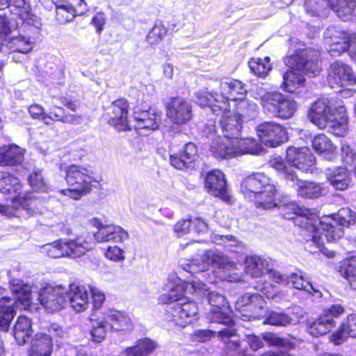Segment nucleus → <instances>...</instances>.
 <instances>
[{
    "instance_id": "obj_48",
    "label": "nucleus",
    "mask_w": 356,
    "mask_h": 356,
    "mask_svg": "<svg viewBox=\"0 0 356 356\" xmlns=\"http://www.w3.org/2000/svg\"><path fill=\"white\" fill-rule=\"evenodd\" d=\"M32 48V42L30 41L29 38L22 35H13L10 39V49L13 51L26 54L31 51Z\"/></svg>"
},
{
    "instance_id": "obj_52",
    "label": "nucleus",
    "mask_w": 356,
    "mask_h": 356,
    "mask_svg": "<svg viewBox=\"0 0 356 356\" xmlns=\"http://www.w3.org/2000/svg\"><path fill=\"white\" fill-rule=\"evenodd\" d=\"M270 165L277 172L282 174L287 179L294 181L296 175L293 172L287 168L283 160L280 157L274 158L270 161Z\"/></svg>"
},
{
    "instance_id": "obj_53",
    "label": "nucleus",
    "mask_w": 356,
    "mask_h": 356,
    "mask_svg": "<svg viewBox=\"0 0 356 356\" xmlns=\"http://www.w3.org/2000/svg\"><path fill=\"white\" fill-rule=\"evenodd\" d=\"M241 302L244 305L249 306L255 310L263 308L264 305V300L257 293L243 295L241 298Z\"/></svg>"
},
{
    "instance_id": "obj_23",
    "label": "nucleus",
    "mask_w": 356,
    "mask_h": 356,
    "mask_svg": "<svg viewBox=\"0 0 356 356\" xmlns=\"http://www.w3.org/2000/svg\"><path fill=\"white\" fill-rule=\"evenodd\" d=\"M67 298L70 307L76 312L86 311L89 306L88 291L83 286L72 284L66 289L65 298Z\"/></svg>"
},
{
    "instance_id": "obj_38",
    "label": "nucleus",
    "mask_w": 356,
    "mask_h": 356,
    "mask_svg": "<svg viewBox=\"0 0 356 356\" xmlns=\"http://www.w3.org/2000/svg\"><path fill=\"white\" fill-rule=\"evenodd\" d=\"M337 16L346 21L350 19L356 7L355 0H339L335 3H331L329 6Z\"/></svg>"
},
{
    "instance_id": "obj_26",
    "label": "nucleus",
    "mask_w": 356,
    "mask_h": 356,
    "mask_svg": "<svg viewBox=\"0 0 356 356\" xmlns=\"http://www.w3.org/2000/svg\"><path fill=\"white\" fill-rule=\"evenodd\" d=\"M271 181L264 173H254L243 179L241 183V190L246 198L252 199L257 192L262 190Z\"/></svg>"
},
{
    "instance_id": "obj_63",
    "label": "nucleus",
    "mask_w": 356,
    "mask_h": 356,
    "mask_svg": "<svg viewBox=\"0 0 356 356\" xmlns=\"http://www.w3.org/2000/svg\"><path fill=\"white\" fill-rule=\"evenodd\" d=\"M88 288L93 299L94 307H101L106 299L104 293L96 286H89Z\"/></svg>"
},
{
    "instance_id": "obj_37",
    "label": "nucleus",
    "mask_w": 356,
    "mask_h": 356,
    "mask_svg": "<svg viewBox=\"0 0 356 356\" xmlns=\"http://www.w3.org/2000/svg\"><path fill=\"white\" fill-rule=\"evenodd\" d=\"M297 191L299 195L307 198H318L323 193L324 188L319 184L311 181H301L296 178Z\"/></svg>"
},
{
    "instance_id": "obj_21",
    "label": "nucleus",
    "mask_w": 356,
    "mask_h": 356,
    "mask_svg": "<svg viewBox=\"0 0 356 356\" xmlns=\"http://www.w3.org/2000/svg\"><path fill=\"white\" fill-rule=\"evenodd\" d=\"M134 124H132V127L134 129L154 131L159 127L161 122V112L154 108L136 111L134 112Z\"/></svg>"
},
{
    "instance_id": "obj_41",
    "label": "nucleus",
    "mask_w": 356,
    "mask_h": 356,
    "mask_svg": "<svg viewBox=\"0 0 356 356\" xmlns=\"http://www.w3.org/2000/svg\"><path fill=\"white\" fill-rule=\"evenodd\" d=\"M339 272L348 280L350 286L356 289V256H353L343 261Z\"/></svg>"
},
{
    "instance_id": "obj_22",
    "label": "nucleus",
    "mask_w": 356,
    "mask_h": 356,
    "mask_svg": "<svg viewBox=\"0 0 356 356\" xmlns=\"http://www.w3.org/2000/svg\"><path fill=\"white\" fill-rule=\"evenodd\" d=\"M103 315L108 322L110 330L127 333L134 330V323L129 316L124 312L108 309L103 313Z\"/></svg>"
},
{
    "instance_id": "obj_3",
    "label": "nucleus",
    "mask_w": 356,
    "mask_h": 356,
    "mask_svg": "<svg viewBox=\"0 0 356 356\" xmlns=\"http://www.w3.org/2000/svg\"><path fill=\"white\" fill-rule=\"evenodd\" d=\"M216 115H221L220 124L223 136H218L212 140L210 149L214 156L220 159H229L245 154H256L260 148L254 138H240L242 121L240 117L229 108L213 112Z\"/></svg>"
},
{
    "instance_id": "obj_55",
    "label": "nucleus",
    "mask_w": 356,
    "mask_h": 356,
    "mask_svg": "<svg viewBox=\"0 0 356 356\" xmlns=\"http://www.w3.org/2000/svg\"><path fill=\"white\" fill-rule=\"evenodd\" d=\"M104 256L113 261H122L125 259L124 250L117 245L108 246L104 252Z\"/></svg>"
},
{
    "instance_id": "obj_6",
    "label": "nucleus",
    "mask_w": 356,
    "mask_h": 356,
    "mask_svg": "<svg viewBox=\"0 0 356 356\" xmlns=\"http://www.w3.org/2000/svg\"><path fill=\"white\" fill-rule=\"evenodd\" d=\"M208 291L200 298L207 296L209 308L207 309L205 316L210 322L223 324L229 326L228 328L218 332V335L226 343L227 350H237L239 347V340L236 335V330L232 327L233 320L231 316V311L229 304L225 296L211 291L206 286Z\"/></svg>"
},
{
    "instance_id": "obj_2",
    "label": "nucleus",
    "mask_w": 356,
    "mask_h": 356,
    "mask_svg": "<svg viewBox=\"0 0 356 356\" xmlns=\"http://www.w3.org/2000/svg\"><path fill=\"white\" fill-rule=\"evenodd\" d=\"M208 289L200 281L183 282L177 279L168 292L159 297L160 304L166 305L165 319L172 325L184 328L199 318V309L195 302L183 298L186 293L202 296Z\"/></svg>"
},
{
    "instance_id": "obj_1",
    "label": "nucleus",
    "mask_w": 356,
    "mask_h": 356,
    "mask_svg": "<svg viewBox=\"0 0 356 356\" xmlns=\"http://www.w3.org/2000/svg\"><path fill=\"white\" fill-rule=\"evenodd\" d=\"M278 202L280 212L285 218L294 219L296 224L304 228L303 234L308 243H312L319 250L329 257L334 253L324 248V237L327 242L337 241L343 234V226H348L355 222V216L348 208L341 209L337 215L321 218L312 209L300 207L295 202L284 200Z\"/></svg>"
},
{
    "instance_id": "obj_60",
    "label": "nucleus",
    "mask_w": 356,
    "mask_h": 356,
    "mask_svg": "<svg viewBox=\"0 0 356 356\" xmlns=\"http://www.w3.org/2000/svg\"><path fill=\"white\" fill-rule=\"evenodd\" d=\"M191 226V218L180 220L175 225L174 232L178 236H181L190 232Z\"/></svg>"
},
{
    "instance_id": "obj_29",
    "label": "nucleus",
    "mask_w": 356,
    "mask_h": 356,
    "mask_svg": "<svg viewBox=\"0 0 356 356\" xmlns=\"http://www.w3.org/2000/svg\"><path fill=\"white\" fill-rule=\"evenodd\" d=\"M95 238L99 243L108 241L121 243L129 238V234L118 225H102L99 232L95 234Z\"/></svg>"
},
{
    "instance_id": "obj_35",
    "label": "nucleus",
    "mask_w": 356,
    "mask_h": 356,
    "mask_svg": "<svg viewBox=\"0 0 356 356\" xmlns=\"http://www.w3.org/2000/svg\"><path fill=\"white\" fill-rule=\"evenodd\" d=\"M33 333L32 323L24 316L18 317L14 327V337L17 342L22 345L29 339Z\"/></svg>"
},
{
    "instance_id": "obj_46",
    "label": "nucleus",
    "mask_w": 356,
    "mask_h": 356,
    "mask_svg": "<svg viewBox=\"0 0 356 356\" xmlns=\"http://www.w3.org/2000/svg\"><path fill=\"white\" fill-rule=\"evenodd\" d=\"M312 147L319 154H332L335 149L331 140L324 134L318 135L314 138Z\"/></svg>"
},
{
    "instance_id": "obj_32",
    "label": "nucleus",
    "mask_w": 356,
    "mask_h": 356,
    "mask_svg": "<svg viewBox=\"0 0 356 356\" xmlns=\"http://www.w3.org/2000/svg\"><path fill=\"white\" fill-rule=\"evenodd\" d=\"M24 150L13 145L0 147V165L14 166L21 164L24 161Z\"/></svg>"
},
{
    "instance_id": "obj_18",
    "label": "nucleus",
    "mask_w": 356,
    "mask_h": 356,
    "mask_svg": "<svg viewBox=\"0 0 356 356\" xmlns=\"http://www.w3.org/2000/svg\"><path fill=\"white\" fill-rule=\"evenodd\" d=\"M53 2L56 7L57 17L62 23L70 22L87 10L84 0H53Z\"/></svg>"
},
{
    "instance_id": "obj_27",
    "label": "nucleus",
    "mask_w": 356,
    "mask_h": 356,
    "mask_svg": "<svg viewBox=\"0 0 356 356\" xmlns=\"http://www.w3.org/2000/svg\"><path fill=\"white\" fill-rule=\"evenodd\" d=\"M197 156V147L193 143L186 144L179 152L171 154L170 163L172 166L179 170L190 167Z\"/></svg>"
},
{
    "instance_id": "obj_13",
    "label": "nucleus",
    "mask_w": 356,
    "mask_h": 356,
    "mask_svg": "<svg viewBox=\"0 0 356 356\" xmlns=\"http://www.w3.org/2000/svg\"><path fill=\"white\" fill-rule=\"evenodd\" d=\"M204 262L197 263L191 261L189 263L183 264V269L190 273L195 274L209 270L210 266H216L225 271L235 268V264L227 260L226 257L220 254H215L209 251L204 253Z\"/></svg>"
},
{
    "instance_id": "obj_39",
    "label": "nucleus",
    "mask_w": 356,
    "mask_h": 356,
    "mask_svg": "<svg viewBox=\"0 0 356 356\" xmlns=\"http://www.w3.org/2000/svg\"><path fill=\"white\" fill-rule=\"evenodd\" d=\"M249 67L251 72L256 76L264 78L272 70L270 58L268 56L264 58H253L249 63Z\"/></svg>"
},
{
    "instance_id": "obj_28",
    "label": "nucleus",
    "mask_w": 356,
    "mask_h": 356,
    "mask_svg": "<svg viewBox=\"0 0 356 356\" xmlns=\"http://www.w3.org/2000/svg\"><path fill=\"white\" fill-rule=\"evenodd\" d=\"M276 192V187L271 181L250 200L254 201L255 205L258 208L271 209L278 206V202L275 199Z\"/></svg>"
},
{
    "instance_id": "obj_11",
    "label": "nucleus",
    "mask_w": 356,
    "mask_h": 356,
    "mask_svg": "<svg viewBox=\"0 0 356 356\" xmlns=\"http://www.w3.org/2000/svg\"><path fill=\"white\" fill-rule=\"evenodd\" d=\"M220 93H216L215 97L216 99H221V104H215L212 107L213 112L218 111L225 110L230 108V103L236 102V100L243 97H245L247 93V89L245 88V84L241 81L236 79L227 80L222 81L220 83L219 88Z\"/></svg>"
},
{
    "instance_id": "obj_61",
    "label": "nucleus",
    "mask_w": 356,
    "mask_h": 356,
    "mask_svg": "<svg viewBox=\"0 0 356 356\" xmlns=\"http://www.w3.org/2000/svg\"><path fill=\"white\" fill-rule=\"evenodd\" d=\"M341 150L343 161L348 165H354L356 161V153L346 143L341 145Z\"/></svg>"
},
{
    "instance_id": "obj_40",
    "label": "nucleus",
    "mask_w": 356,
    "mask_h": 356,
    "mask_svg": "<svg viewBox=\"0 0 356 356\" xmlns=\"http://www.w3.org/2000/svg\"><path fill=\"white\" fill-rule=\"evenodd\" d=\"M14 317V309L8 298L0 300V330L8 331Z\"/></svg>"
},
{
    "instance_id": "obj_4",
    "label": "nucleus",
    "mask_w": 356,
    "mask_h": 356,
    "mask_svg": "<svg viewBox=\"0 0 356 356\" xmlns=\"http://www.w3.org/2000/svg\"><path fill=\"white\" fill-rule=\"evenodd\" d=\"M289 67L283 74L281 88L289 92H293L304 84L302 73L315 76L321 72L318 53L312 50L300 51L284 60Z\"/></svg>"
},
{
    "instance_id": "obj_45",
    "label": "nucleus",
    "mask_w": 356,
    "mask_h": 356,
    "mask_svg": "<svg viewBox=\"0 0 356 356\" xmlns=\"http://www.w3.org/2000/svg\"><path fill=\"white\" fill-rule=\"evenodd\" d=\"M290 279L295 289L307 291L312 295L316 293L319 297H321V293L318 290L315 289L308 281L305 280L301 272L292 273L290 276Z\"/></svg>"
},
{
    "instance_id": "obj_10",
    "label": "nucleus",
    "mask_w": 356,
    "mask_h": 356,
    "mask_svg": "<svg viewBox=\"0 0 356 356\" xmlns=\"http://www.w3.org/2000/svg\"><path fill=\"white\" fill-rule=\"evenodd\" d=\"M325 42L330 45L332 56H339L348 50L354 51L356 35L336 26H329L324 33Z\"/></svg>"
},
{
    "instance_id": "obj_43",
    "label": "nucleus",
    "mask_w": 356,
    "mask_h": 356,
    "mask_svg": "<svg viewBox=\"0 0 356 356\" xmlns=\"http://www.w3.org/2000/svg\"><path fill=\"white\" fill-rule=\"evenodd\" d=\"M168 31L162 22H156L146 37L147 42L151 45L158 44L167 35Z\"/></svg>"
},
{
    "instance_id": "obj_58",
    "label": "nucleus",
    "mask_w": 356,
    "mask_h": 356,
    "mask_svg": "<svg viewBox=\"0 0 356 356\" xmlns=\"http://www.w3.org/2000/svg\"><path fill=\"white\" fill-rule=\"evenodd\" d=\"M31 186L37 191H46V184L40 170L33 171L29 176Z\"/></svg>"
},
{
    "instance_id": "obj_34",
    "label": "nucleus",
    "mask_w": 356,
    "mask_h": 356,
    "mask_svg": "<svg viewBox=\"0 0 356 356\" xmlns=\"http://www.w3.org/2000/svg\"><path fill=\"white\" fill-rule=\"evenodd\" d=\"M335 325V321L330 315L323 312L318 318L308 325L307 330L311 335L318 337L330 332Z\"/></svg>"
},
{
    "instance_id": "obj_25",
    "label": "nucleus",
    "mask_w": 356,
    "mask_h": 356,
    "mask_svg": "<svg viewBox=\"0 0 356 356\" xmlns=\"http://www.w3.org/2000/svg\"><path fill=\"white\" fill-rule=\"evenodd\" d=\"M10 290L15 296L17 306L28 309L31 304L33 293H36L35 287L24 284L20 280H13L10 282Z\"/></svg>"
},
{
    "instance_id": "obj_30",
    "label": "nucleus",
    "mask_w": 356,
    "mask_h": 356,
    "mask_svg": "<svg viewBox=\"0 0 356 356\" xmlns=\"http://www.w3.org/2000/svg\"><path fill=\"white\" fill-rule=\"evenodd\" d=\"M53 350V343L46 332H38L32 339L29 356H50Z\"/></svg>"
},
{
    "instance_id": "obj_64",
    "label": "nucleus",
    "mask_w": 356,
    "mask_h": 356,
    "mask_svg": "<svg viewBox=\"0 0 356 356\" xmlns=\"http://www.w3.org/2000/svg\"><path fill=\"white\" fill-rule=\"evenodd\" d=\"M18 15L21 19L26 22L27 24L34 26L37 28L40 27V22L38 17L35 15L31 13L29 11H27L26 8L21 10Z\"/></svg>"
},
{
    "instance_id": "obj_57",
    "label": "nucleus",
    "mask_w": 356,
    "mask_h": 356,
    "mask_svg": "<svg viewBox=\"0 0 356 356\" xmlns=\"http://www.w3.org/2000/svg\"><path fill=\"white\" fill-rule=\"evenodd\" d=\"M65 115L64 109L61 107L53 106L50 108L49 113L44 116V122L50 124L52 121L62 122Z\"/></svg>"
},
{
    "instance_id": "obj_31",
    "label": "nucleus",
    "mask_w": 356,
    "mask_h": 356,
    "mask_svg": "<svg viewBox=\"0 0 356 356\" xmlns=\"http://www.w3.org/2000/svg\"><path fill=\"white\" fill-rule=\"evenodd\" d=\"M348 337H356V315L348 316L346 321L330 336V341L335 345H340Z\"/></svg>"
},
{
    "instance_id": "obj_9",
    "label": "nucleus",
    "mask_w": 356,
    "mask_h": 356,
    "mask_svg": "<svg viewBox=\"0 0 356 356\" xmlns=\"http://www.w3.org/2000/svg\"><path fill=\"white\" fill-rule=\"evenodd\" d=\"M0 189L2 193L8 195V199L14 203L19 202L22 209L29 213L34 214L38 212L36 206L37 200H26L21 196L22 186L19 180L7 172H0Z\"/></svg>"
},
{
    "instance_id": "obj_20",
    "label": "nucleus",
    "mask_w": 356,
    "mask_h": 356,
    "mask_svg": "<svg viewBox=\"0 0 356 356\" xmlns=\"http://www.w3.org/2000/svg\"><path fill=\"white\" fill-rule=\"evenodd\" d=\"M286 157L289 163L302 171L308 170L316 162L315 157L307 147H290L286 150Z\"/></svg>"
},
{
    "instance_id": "obj_47",
    "label": "nucleus",
    "mask_w": 356,
    "mask_h": 356,
    "mask_svg": "<svg viewBox=\"0 0 356 356\" xmlns=\"http://www.w3.org/2000/svg\"><path fill=\"white\" fill-rule=\"evenodd\" d=\"M216 93H220V92L215 91L213 93H209L207 89L198 91L196 94L197 103L201 106H209L211 111L213 113L212 107L214 106L215 104H221V99H220V100H218L215 97L216 96Z\"/></svg>"
},
{
    "instance_id": "obj_50",
    "label": "nucleus",
    "mask_w": 356,
    "mask_h": 356,
    "mask_svg": "<svg viewBox=\"0 0 356 356\" xmlns=\"http://www.w3.org/2000/svg\"><path fill=\"white\" fill-rule=\"evenodd\" d=\"M330 3L328 0H306L305 8L308 13L312 15H318L323 14V10L329 7Z\"/></svg>"
},
{
    "instance_id": "obj_54",
    "label": "nucleus",
    "mask_w": 356,
    "mask_h": 356,
    "mask_svg": "<svg viewBox=\"0 0 356 356\" xmlns=\"http://www.w3.org/2000/svg\"><path fill=\"white\" fill-rule=\"evenodd\" d=\"M252 92L255 99L260 100L264 109L266 111V104L271 103V99L274 97L276 92H266L263 87L256 86L252 89Z\"/></svg>"
},
{
    "instance_id": "obj_24",
    "label": "nucleus",
    "mask_w": 356,
    "mask_h": 356,
    "mask_svg": "<svg viewBox=\"0 0 356 356\" xmlns=\"http://www.w3.org/2000/svg\"><path fill=\"white\" fill-rule=\"evenodd\" d=\"M205 187L211 195L218 197L224 201L228 200L225 175L220 170H213L207 173Z\"/></svg>"
},
{
    "instance_id": "obj_59",
    "label": "nucleus",
    "mask_w": 356,
    "mask_h": 356,
    "mask_svg": "<svg viewBox=\"0 0 356 356\" xmlns=\"http://www.w3.org/2000/svg\"><path fill=\"white\" fill-rule=\"evenodd\" d=\"M47 332V333L46 334L51 337V341L54 339L56 342H58L59 339H64L67 336L65 331L56 323L51 324L48 327Z\"/></svg>"
},
{
    "instance_id": "obj_5",
    "label": "nucleus",
    "mask_w": 356,
    "mask_h": 356,
    "mask_svg": "<svg viewBox=\"0 0 356 356\" xmlns=\"http://www.w3.org/2000/svg\"><path fill=\"white\" fill-rule=\"evenodd\" d=\"M308 117L319 129L328 128L337 136H343L348 130L346 108L343 105L332 108L328 99H319L311 106Z\"/></svg>"
},
{
    "instance_id": "obj_16",
    "label": "nucleus",
    "mask_w": 356,
    "mask_h": 356,
    "mask_svg": "<svg viewBox=\"0 0 356 356\" xmlns=\"http://www.w3.org/2000/svg\"><path fill=\"white\" fill-rule=\"evenodd\" d=\"M327 81L331 88H338L354 85L356 83V77L347 64L337 60L330 67Z\"/></svg>"
},
{
    "instance_id": "obj_49",
    "label": "nucleus",
    "mask_w": 356,
    "mask_h": 356,
    "mask_svg": "<svg viewBox=\"0 0 356 356\" xmlns=\"http://www.w3.org/2000/svg\"><path fill=\"white\" fill-rule=\"evenodd\" d=\"M156 347V342L149 339L138 340L136 345L132 346L138 356H147L153 353Z\"/></svg>"
},
{
    "instance_id": "obj_36",
    "label": "nucleus",
    "mask_w": 356,
    "mask_h": 356,
    "mask_svg": "<svg viewBox=\"0 0 356 356\" xmlns=\"http://www.w3.org/2000/svg\"><path fill=\"white\" fill-rule=\"evenodd\" d=\"M244 270L251 277H258L268 271V263L259 257L250 256L245 259Z\"/></svg>"
},
{
    "instance_id": "obj_33",
    "label": "nucleus",
    "mask_w": 356,
    "mask_h": 356,
    "mask_svg": "<svg viewBox=\"0 0 356 356\" xmlns=\"http://www.w3.org/2000/svg\"><path fill=\"white\" fill-rule=\"evenodd\" d=\"M330 184L337 190L343 191L350 183V178L345 168H328L325 172Z\"/></svg>"
},
{
    "instance_id": "obj_15",
    "label": "nucleus",
    "mask_w": 356,
    "mask_h": 356,
    "mask_svg": "<svg viewBox=\"0 0 356 356\" xmlns=\"http://www.w3.org/2000/svg\"><path fill=\"white\" fill-rule=\"evenodd\" d=\"M65 293L62 286L47 285L39 293L38 300L49 312H56L64 307Z\"/></svg>"
},
{
    "instance_id": "obj_42",
    "label": "nucleus",
    "mask_w": 356,
    "mask_h": 356,
    "mask_svg": "<svg viewBox=\"0 0 356 356\" xmlns=\"http://www.w3.org/2000/svg\"><path fill=\"white\" fill-rule=\"evenodd\" d=\"M233 106L235 107L236 111H233L236 115L242 118H251L254 117L256 113L257 106L256 104L250 102L246 99L245 97L239 98L236 102H232Z\"/></svg>"
},
{
    "instance_id": "obj_44",
    "label": "nucleus",
    "mask_w": 356,
    "mask_h": 356,
    "mask_svg": "<svg viewBox=\"0 0 356 356\" xmlns=\"http://www.w3.org/2000/svg\"><path fill=\"white\" fill-rule=\"evenodd\" d=\"M108 330L110 328L108 322L103 316L93 323L91 330L92 340L97 343L102 342L106 339Z\"/></svg>"
},
{
    "instance_id": "obj_19",
    "label": "nucleus",
    "mask_w": 356,
    "mask_h": 356,
    "mask_svg": "<svg viewBox=\"0 0 356 356\" xmlns=\"http://www.w3.org/2000/svg\"><path fill=\"white\" fill-rule=\"evenodd\" d=\"M265 106L266 112L282 119L291 118L297 108L295 101L286 98L279 92H275L271 103H267Z\"/></svg>"
},
{
    "instance_id": "obj_17",
    "label": "nucleus",
    "mask_w": 356,
    "mask_h": 356,
    "mask_svg": "<svg viewBox=\"0 0 356 356\" xmlns=\"http://www.w3.org/2000/svg\"><path fill=\"white\" fill-rule=\"evenodd\" d=\"M166 115L172 123L184 124L192 118V106L183 98H172L166 104Z\"/></svg>"
},
{
    "instance_id": "obj_8",
    "label": "nucleus",
    "mask_w": 356,
    "mask_h": 356,
    "mask_svg": "<svg viewBox=\"0 0 356 356\" xmlns=\"http://www.w3.org/2000/svg\"><path fill=\"white\" fill-rule=\"evenodd\" d=\"M65 174L69 188L61 190L60 193L75 200L89 193L97 182L95 173L82 165H71L66 168Z\"/></svg>"
},
{
    "instance_id": "obj_14",
    "label": "nucleus",
    "mask_w": 356,
    "mask_h": 356,
    "mask_svg": "<svg viewBox=\"0 0 356 356\" xmlns=\"http://www.w3.org/2000/svg\"><path fill=\"white\" fill-rule=\"evenodd\" d=\"M129 105L124 99L113 102L106 111L108 123L118 131L130 130L132 124L128 119Z\"/></svg>"
},
{
    "instance_id": "obj_51",
    "label": "nucleus",
    "mask_w": 356,
    "mask_h": 356,
    "mask_svg": "<svg viewBox=\"0 0 356 356\" xmlns=\"http://www.w3.org/2000/svg\"><path fill=\"white\" fill-rule=\"evenodd\" d=\"M264 323L275 326H286L291 323V318L283 313L270 312Z\"/></svg>"
},
{
    "instance_id": "obj_56",
    "label": "nucleus",
    "mask_w": 356,
    "mask_h": 356,
    "mask_svg": "<svg viewBox=\"0 0 356 356\" xmlns=\"http://www.w3.org/2000/svg\"><path fill=\"white\" fill-rule=\"evenodd\" d=\"M261 337L270 346L287 347L289 345V341L272 332H264L261 334Z\"/></svg>"
},
{
    "instance_id": "obj_62",
    "label": "nucleus",
    "mask_w": 356,
    "mask_h": 356,
    "mask_svg": "<svg viewBox=\"0 0 356 356\" xmlns=\"http://www.w3.org/2000/svg\"><path fill=\"white\" fill-rule=\"evenodd\" d=\"M215 333L211 330H197L192 334V339L197 342H205L213 338Z\"/></svg>"
},
{
    "instance_id": "obj_7",
    "label": "nucleus",
    "mask_w": 356,
    "mask_h": 356,
    "mask_svg": "<svg viewBox=\"0 0 356 356\" xmlns=\"http://www.w3.org/2000/svg\"><path fill=\"white\" fill-rule=\"evenodd\" d=\"M93 248L89 234L83 233L74 238L59 239L42 246V251L51 258L80 257Z\"/></svg>"
},
{
    "instance_id": "obj_12",
    "label": "nucleus",
    "mask_w": 356,
    "mask_h": 356,
    "mask_svg": "<svg viewBox=\"0 0 356 356\" xmlns=\"http://www.w3.org/2000/svg\"><path fill=\"white\" fill-rule=\"evenodd\" d=\"M257 136L266 146L275 147L288 139L286 130L280 124L265 122L257 127Z\"/></svg>"
}]
</instances>
